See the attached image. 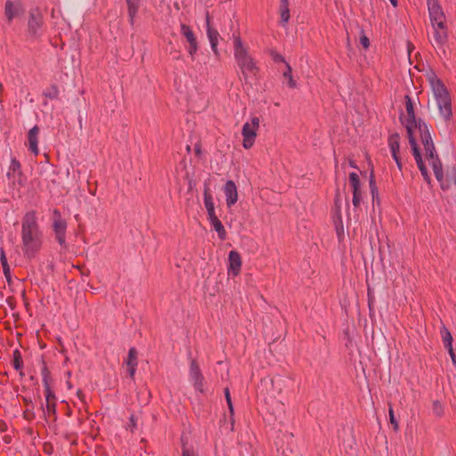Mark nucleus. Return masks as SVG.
Returning <instances> with one entry per match:
<instances>
[{
    "mask_svg": "<svg viewBox=\"0 0 456 456\" xmlns=\"http://www.w3.org/2000/svg\"><path fill=\"white\" fill-rule=\"evenodd\" d=\"M42 232L37 224L36 212L30 211L25 214L21 223V240L24 254L28 257L34 256L40 249Z\"/></svg>",
    "mask_w": 456,
    "mask_h": 456,
    "instance_id": "f257e3e1",
    "label": "nucleus"
},
{
    "mask_svg": "<svg viewBox=\"0 0 456 456\" xmlns=\"http://www.w3.org/2000/svg\"><path fill=\"white\" fill-rule=\"evenodd\" d=\"M233 48L236 63L241 71L244 80L248 82L250 77L256 75L258 68L247 48L244 47L240 37H234Z\"/></svg>",
    "mask_w": 456,
    "mask_h": 456,
    "instance_id": "f03ea898",
    "label": "nucleus"
},
{
    "mask_svg": "<svg viewBox=\"0 0 456 456\" xmlns=\"http://www.w3.org/2000/svg\"><path fill=\"white\" fill-rule=\"evenodd\" d=\"M428 81L430 83L440 114L445 120L450 119L452 112L451 97L448 90L446 89L442 80L439 79L434 73L428 76Z\"/></svg>",
    "mask_w": 456,
    "mask_h": 456,
    "instance_id": "7ed1b4c3",
    "label": "nucleus"
},
{
    "mask_svg": "<svg viewBox=\"0 0 456 456\" xmlns=\"http://www.w3.org/2000/svg\"><path fill=\"white\" fill-rule=\"evenodd\" d=\"M426 158L429 160V163L432 167V169L434 171V174L436 175V178L438 182L441 183V187L443 189H445L450 186L452 183H456V175L452 174L450 179L444 181V172H443V166L441 163V160L438 158V155L436 154V148L434 147V150H432V155L430 156L428 154V151H425Z\"/></svg>",
    "mask_w": 456,
    "mask_h": 456,
    "instance_id": "20e7f679",
    "label": "nucleus"
},
{
    "mask_svg": "<svg viewBox=\"0 0 456 456\" xmlns=\"http://www.w3.org/2000/svg\"><path fill=\"white\" fill-rule=\"evenodd\" d=\"M44 17L39 8H31L28 12V35L31 38H38L42 34Z\"/></svg>",
    "mask_w": 456,
    "mask_h": 456,
    "instance_id": "39448f33",
    "label": "nucleus"
},
{
    "mask_svg": "<svg viewBox=\"0 0 456 456\" xmlns=\"http://www.w3.org/2000/svg\"><path fill=\"white\" fill-rule=\"evenodd\" d=\"M53 230L55 235V239L60 246L63 248H66L67 222L61 217L58 209H54L53 211Z\"/></svg>",
    "mask_w": 456,
    "mask_h": 456,
    "instance_id": "423d86ee",
    "label": "nucleus"
},
{
    "mask_svg": "<svg viewBox=\"0 0 456 456\" xmlns=\"http://www.w3.org/2000/svg\"><path fill=\"white\" fill-rule=\"evenodd\" d=\"M259 126V118L253 117L251 123H245L242 127L243 147L249 149L253 146L256 137V129Z\"/></svg>",
    "mask_w": 456,
    "mask_h": 456,
    "instance_id": "0eeeda50",
    "label": "nucleus"
},
{
    "mask_svg": "<svg viewBox=\"0 0 456 456\" xmlns=\"http://www.w3.org/2000/svg\"><path fill=\"white\" fill-rule=\"evenodd\" d=\"M25 8L20 0H7L4 4V16L7 23L11 24L15 18L23 16Z\"/></svg>",
    "mask_w": 456,
    "mask_h": 456,
    "instance_id": "6e6552de",
    "label": "nucleus"
},
{
    "mask_svg": "<svg viewBox=\"0 0 456 456\" xmlns=\"http://www.w3.org/2000/svg\"><path fill=\"white\" fill-rule=\"evenodd\" d=\"M418 128L420 140L424 146L425 151H428V154L432 155V150H434V142L428 129V125L423 122L420 118L416 119V125H413V129Z\"/></svg>",
    "mask_w": 456,
    "mask_h": 456,
    "instance_id": "1a4fd4ad",
    "label": "nucleus"
},
{
    "mask_svg": "<svg viewBox=\"0 0 456 456\" xmlns=\"http://www.w3.org/2000/svg\"><path fill=\"white\" fill-rule=\"evenodd\" d=\"M206 23H207V35L210 42L211 49L213 50L216 56L219 55L217 49L219 33L216 29L213 28L210 24L209 13H206Z\"/></svg>",
    "mask_w": 456,
    "mask_h": 456,
    "instance_id": "9d476101",
    "label": "nucleus"
},
{
    "mask_svg": "<svg viewBox=\"0 0 456 456\" xmlns=\"http://www.w3.org/2000/svg\"><path fill=\"white\" fill-rule=\"evenodd\" d=\"M269 383L272 385L273 390V395L275 396L276 395H280L282 392L283 388L286 387L288 380L284 377L280 375L275 376L271 379H265L261 380L262 386H266Z\"/></svg>",
    "mask_w": 456,
    "mask_h": 456,
    "instance_id": "9b49d317",
    "label": "nucleus"
},
{
    "mask_svg": "<svg viewBox=\"0 0 456 456\" xmlns=\"http://www.w3.org/2000/svg\"><path fill=\"white\" fill-rule=\"evenodd\" d=\"M224 192L226 198L227 207L231 208L238 200V191L235 183L232 180L227 181L224 186Z\"/></svg>",
    "mask_w": 456,
    "mask_h": 456,
    "instance_id": "f8f14e48",
    "label": "nucleus"
},
{
    "mask_svg": "<svg viewBox=\"0 0 456 456\" xmlns=\"http://www.w3.org/2000/svg\"><path fill=\"white\" fill-rule=\"evenodd\" d=\"M430 21H437V20L445 19V15L438 0H427Z\"/></svg>",
    "mask_w": 456,
    "mask_h": 456,
    "instance_id": "ddd939ff",
    "label": "nucleus"
},
{
    "mask_svg": "<svg viewBox=\"0 0 456 456\" xmlns=\"http://www.w3.org/2000/svg\"><path fill=\"white\" fill-rule=\"evenodd\" d=\"M405 108L408 115L405 122V128L407 131L410 128L411 134H413V125H416V117L413 110V103L409 95H405Z\"/></svg>",
    "mask_w": 456,
    "mask_h": 456,
    "instance_id": "4468645a",
    "label": "nucleus"
},
{
    "mask_svg": "<svg viewBox=\"0 0 456 456\" xmlns=\"http://www.w3.org/2000/svg\"><path fill=\"white\" fill-rule=\"evenodd\" d=\"M241 257L240 255L235 251L232 250L229 252V273L233 276H237L241 268Z\"/></svg>",
    "mask_w": 456,
    "mask_h": 456,
    "instance_id": "2eb2a0df",
    "label": "nucleus"
},
{
    "mask_svg": "<svg viewBox=\"0 0 456 456\" xmlns=\"http://www.w3.org/2000/svg\"><path fill=\"white\" fill-rule=\"evenodd\" d=\"M204 204L208 211V219L212 220L214 218H216L217 216L215 212L213 196L210 193V189L208 184H205L204 186Z\"/></svg>",
    "mask_w": 456,
    "mask_h": 456,
    "instance_id": "dca6fc26",
    "label": "nucleus"
},
{
    "mask_svg": "<svg viewBox=\"0 0 456 456\" xmlns=\"http://www.w3.org/2000/svg\"><path fill=\"white\" fill-rule=\"evenodd\" d=\"M38 134L39 127L37 126H33L28 134V149L36 156L38 155Z\"/></svg>",
    "mask_w": 456,
    "mask_h": 456,
    "instance_id": "f3484780",
    "label": "nucleus"
},
{
    "mask_svg": "<svg viewBox=\"0 0 456 456\" xmlns=\"http://www.w3.org/2000/svg\"><path fill=\"white\" fill-rule=\"evenodd\" d=\"M408 138H409V142L411 147L412 154L416 160L417 166H418L419 169L420 170L421 168L426 167V166L423 162V159H422V157L420 154V151L418 147L416 139H415L414 135L411 134L410 128L408 129Z\"/></svg>",
    "mask_w": 456,
    "mask_h": 456,
    "instance_id": "a211bd4d",
    "label": "nucleus"
},
{
    "mask_svg": "<svg viewBox=\"0 0 456 456\" xmlns=\"http://www.w3.org/2000/svg\"><path fill=\"white\" fill-rule=\"evenodd\" d=\"M408 138H409V142L411 147L412 154L416 160L417 166H418L419 169L420 170L421 168L426 167V166L423 162V159H422V157L420 154V151L418 147L416 139H415L414 135L411 134L410 128L408 129Z\"/></svg>",
    "mask_w": 456,
    "mask_h": 456,
    "instance_id": "6ab92c4d",
    "label": "nucleus"
},
{
    "mask_svg": "<svg viewBox=\"0 0 456 456\" xmlns=\"http://www.w3.org/2000/svg\"><path fill=\"white\" fill-rule=\"evenodd\" d=\"M433 37L435 44L437 47L442 49L443 53H445L444 45L448 41V31L433 29Z\"/></svg>",
    "mask_w": 456,
    "mask_h": 456,
    "instance_id": "aec40b11",
    "label": "nucleus"
},
{
    "mask_svg": "<svg viewBox=\"0 0 456 456\" xmlns=\"http://www.w3.org/2000/svg\"><path fill=\"white\" fill-rule=\"evenodd\" d=\"M126 2L127 4L128 8L129 22L131 25H134V17L139 9L140 0H126Z\"/></svg>",
    "mask_w": 456,
    "mask_h": 456,
    "instance_id": "412c9836",
    "label": "nucleus"
},
{
    "mask_svg": "<svg viewBox=\"0 0 456 456\" xmlns=\"http://www.w3.org/2000/svg\"><path fill=\"white\" fill-rule=\"evenodd\" d=\"M400 136L397 133L391 134L388 138V145L392 153V157H395V153H399Z\"/></svg>",
    "mask_w": 456,
    "mask_h": 456,
    "instance_id": "4be33fe9",
    "label": "nucleus"
},
{
    "mask_svg": "<svg viewBox=\"0 0 456 456\" xmlns=\"http://www.w3.org/2000/svg\"><path fill=\"white\" fill-rule=\"evenodd\" d=\"M41 409L45 415L46 418L54 421L56 419V402L53 403H46L45 409L44 405H41Z\"/></svg>",
    "mask_w": 456,
    "mask_h": 456,
    "instance_id": "5701e85b",
    "label": "nucleus"
},
{
    "mask_svg": "<svg viewBox=\"0 0 456 456\" xmlns=\"http://www.w3.org/2000/svg\"><path fill=\"white\" fill-rule=\"evenodd\" d=\"M12 366L16 370H20V375L22 377L24 375L22 370L23 367V360L21 357V354L18 349H15L12 353Z\"/></svg>",
    "mask_w": 456,
    "mask_h": 456,
    "instance_id": "b1692460",
    "label": "nucleus"
},
{
    "mask_svg": "<svg viewBox=\"0 0 456 456\" xmlns=\"http://www.w3.org/2000/svg\"><path fill=\"white\" fill-rule=\"evenodd\" d=\"M280 13L281 22L287 23L289 20V0H281L280 4Z\"/></svg>",
    "mask_w": 456,
    "mask_h": 456,
    "instance_id": "393cba45",
    "label": "nucleus"
},
{
    "mask_svg": "<svg viewBox=\"0 0 456 456\" xmlns=\"http://www.w3.org/2000/svg\"><path fill=\"white\" fill-rule=\"evenodd\" d=\"M212 226L214 227L215 231L217 232L218 234V237L221 239V240H225L226 238V232H225V229L223 225V224L221 223V221L218 219V217L216 218H214L212 220H209Z\"/></svg>",
    "mask_w": 456,
    "mask_h": 456,
    "instance_id": "a878e982",
    "label": "nucleus"
},
{
    "mask_svg": "<svg viewBox=\"0 0 456 456\" xmlns=\"http://www.w3.org/2000/svg\"><path fill=\"white\" fill-rule=\"evenodd\" d=\"M26 410L24 411V418L28 420L33 419L35 418V412H34V403L31 399H28L27 397L23 398Z\"/></svg>",
    "mask_w": 456,
    "mask_h": 456,
    "instance_id": "bb28decb",
    "label": "nucleus"
},
{
    "mask_svg": "<svg viewBox=\"0 0 456 456\" xmlns=\"http://www.w3.org/2000/svg\"><path fill=\"white\" fill-rule=\"evenodd\" d=\"M181 34L186 38L189 44L197 42L192 29L186 24H181Z\"/></svg>",
    "mask_w": 456,
    "mask_h": 456,
    "instance_id": "cd10ccee",
    "label": "nucleus"
},
{
    "mask_svg": "<svg viewBox=\"0 0 456 456\" xmlns=\"http://www.w3.org/2000/svg\"><path fill=\"white\" fill-rule=\"evenodd\" d=\"M370 193L372 195L373 201L377 200V202L379 203V192H378V187L376 185V180H375L373 168L370 169Z\"/></svg>",
    "mask_w": 456,
    "mask_h": 456,
    "instance_id": "c85d7f7f",
    "label": "nucleus"
},
{
    "mask_svg": "<svg viewBox=\"0 0 456 456\" xmlns=\"http://www.w3.org/2000/svg\"><path fill=\"white\" fill-rule=\"evenodd\" d=\"M0 261H1L2 267H3V272L4 274V277H5L6 281L10 283L11 282V269L8 265L4 251L3 249L1 251Z\"/></svg>",
    "mask_w": 456,
    "mask_h": 456,
    "instance_id": "c756f323",
    "label": "nucleus"
},
{
    "mask_svg": "<svg viewBox=\"0 0 456 456\" xmlns=\"http://www.w3.org/2000/svg\"><path fill=\"white\" fill-rule=\"evenodd\" d=\"M190 376L192 380L203 378V375L200 370V366L196 360L192 359L190 366Z\"/></svg>",
    "mask_w": 456,
    "mask_h": 456,
    "instance_id": "7c9ffc66",
    "label": "nucleus"
},
{
    "mask_svg": "<svg viewBox=\"0 0 456 456\" xmlns=\"http://www.w3.org/2000/svg\"><path fill=\"white\" fill-rule=\"evenodd\" d=\"M286 67L287 69L283 72V77L288 80V86L290 88H296L297 82L293 78L291 67L288 63H286Z\"/></svg>",
    "mask_w": 456,
    "mask_h": 456,
    "instance_id": "2f4dec72",
    "label": "nucleus"
},
{
    "mask_svg": "<svg viewBox=\"0 0 456 456\" xmlns=\"http://www.w3.org/2000/svg\"><path fill=\"white\" fill-rule=\"evenodd\" d=\"M349 183L352 187L353 192L360 191V178L354 172L349 174Z\"/></svg>",
    "mask_w": 456,
    "mask_h": 456,
    "instance_id": "473e14b6",
    "label": "nucleus"
},
{
    "mask_svg": "<svg viewBox=\"0 0 456 456\" xmlns=\"http://www.w3.org/2000/svg\"><path fill=\"white\" fill-rule=\"evenodd\" d=\"M126 365H137V351L134 347H131L128 352Z\"/></svg>",
    "mask_w": 456,
    "mask_h": 456,
    "instance_id": "72a5a7b5",
    "label": "nucleus"
},
{
    "mask_svg": "<svg viewBox=\"0 0 456 456\" xmlns=\"http://www.w3.org/2000/svg\"><path fill=\"white\" fill-rule=\"evenodd\" d=\"M44 95L49 99H57L59 95V90L57 86L53 85L44 92Z\"/></svg>",
    "mask_w": 456,
    "mask_h": 456,
    "instance_id": "f704fd0d",
    "label": "nucleus"
},
{
    "mask_svg": "<svg viewBox=\"0 0 456 456\" xmlns=\"http://www.w3.org/2000/svg\"><path fill=\"white\" fill-rule=\"evenodd\" d=\"M16 172L20 174V164L16 159H12L7 176L11 177L12 173L14 174Z\"/></svg>",
    "mask_w": 456,
    "mask_h": 456,
    "instance_id": "c9c22d12",
    "label": "nucleus"
},
{
    "mask_svg": "<svg viewBox=\"0 0 456 456\" xmlns=\"http://www.w3.org/2000/svg\"><path fill=\"white\" fill-rule=\"evenodd\" d=\"M431 24L433 29L448 31L445 24V19L437 20V21H431Z\"/></svg>",
    "mask_w": 456,
    "mask_h": 456,
    "instance_id": "e433bc0d",
    "label": "nucleus"
},
{
    "mask_svg": "<svg viewBox=\"0 0 456 456\" xmlns=\"http://www.w3.org/2000/svg\"><path fill=\"white\" fill-rule=\"evenodd\" d=\"M441 336H442L444 344L447 343V342H452V334L445 326H443L441 328Z\"/></svg>",
    "mask_w": 456,
    "mask_h": 456,
    "instance_id": "4c0bfd02",
    "label": "nucleus"
},
{
    "mask_svg": "<svg viewBox=\"0 0 456 456\" xmlns=\"http://www.w3.org/2000/svg\"><path fill=\"white\" fill-rule=\"evenodd\" d=\"M45 391V401L46 403H53L56 401L54 393L51 390L50 385L44 386Z\"/></svg>",
    "mask_w": 456,
    "mask_h": 456,
    "instance_id": "58836bf2",
    "label": "nucleus"
},
{
    "mask_svg": "<svg viewBox=\"0 0 456 456\" xmlns=\"http://www.w3.org/2000/svg\"><path fill=\"white\" fill-rule=\"evenodd\" d=\"M41 374H42V377H43L44 386L50 385L49 384L50 379H51L50 371H49V370L47 369V367L45 366V363H44V367L42 369Z\"/></svg>",
    "mask_w": 456,
    "mask_h": 456,
    "instance_id": "ea45409f",
    "label": "nucleus"
},
{
    "mask_svg": "<svg viewBox=\"0 0 456 456\" xmlns=\"http://www.w3.org/2000/svg\"><path fill=\"white\" fill-rule=\"evenodd\" d=\"M335 209H336V215L338 218H341V198L339 193L338 192L335 197Z\"/></svg>",
    "mask_w": 456,
    "mask_h": 456,
    "instance_id": "a19ab883",
    "label": "nucleus"
},
{
    "mask_svg": "<svg viewBox=\"0 0 456 456\" xmlns=\"http://www.w3.org/2000/svg\"><path fill=\"white\" fill-rule=\"evenodd\" d=\"M224 395H225L226 403H227L228 407H229V411H230L231 415L232 416L233 415V405H232V398H231V395H230V391H229L228 387H226L224 389Z\"/></svg>",
    "mask_w": 456,
    "mask_h": 456,
    "instance_id": "79ce46f5",
    "label": "nucleus"
},
{
    "mask_svg": "<svg viewBox=\"0 0 456 456\" xmlns=\"http://www.w3.org/2000/svg\"><path fill=\"white\" fill-rule=\"evenodd\" d=\"M433 411L438 417H441L443 415V413H444L443 406L438 401H435L433 403Z\"/></svg>",
    "mask_w": 456,
    "mask_h": 456,
    "instance_id": "37998d69",
    "label": "nucleus"
},
{
    "mask_svg": "<svg viewBox=\"0 0 456 456\" xmlns=\"http://www.w3.org/2000/svg\"><path fill=\"white\" fill-rule=\"evenodd\" d=\"M361 200H362L361 191L353 192L352 202H353V205L354 208H358L360 206Z\"/></svg>",
    "mask_w": 456,
    "mask_h": 456,
    "instance_id": "c03bdc74",
    "label": "nucleus"
},
{
    "mask_svg": "<svg viewBox=\"0 0 456 456\" xmlns=\"http://www.w3.org/2000/svg\"><path fill=\"white\" fill-rule=\"evenodd\" d=\"M182 456H198V454L192 450L185 446L183 444Z\"/></svg>",
    "mask_w": 456,
    "mask_h": 456,
    "instance_id": "a18cd8bd",
    "label": "nucleus"
},
{
    "mask_svg": "<svg viewBox=\"0 0 456 456\" xmlns=\"http://www.w3.org/2000/svg\"><path fill=\"white\" fill-rule=\"evenodd\" d=\"M193 383H194V387L196 388V390L200 391V393H203L204 377L200 378L199 379H194Z\"/></svg>",
    "mask_w": 456,
    "mask_h": 456,
    "instance_id": "49530a36",
    "label": "nucleus"
},
{
    "mask_svg": "<svg viewBox=\"0 0 456 456\" xmlns=\"http://www.w3.org/2000/svg\"><path fill=\"white\" fill-rule=\"evenodd\" d=\"M189 45H189L188 53H189L190 56L191 57V59L193 60L194 54L198 51V42H194V43H191Z\"/></svg>",
    "mask_w": 456,
    "mask_h": 456,
    "instance_id": "de8ad7c7",
    "label": "nucleus"
},
{
    "mask_svg": "<svg viewBox=\"0 0 456 456\" xmlns=\"http://www.w3.org/2000/svg\"><path fill=\"white\" fill-rule=\"evenodd\" d=\"M389 419H390L391 424L394 427V429L397 430L398 429V422L395 418V414H394L393 409L391 407L389 408Z\"/></svg>",
    "mask_w": 456,
    "mask_h": 456,
    "instance_id": "09e8293b",
    "label": "nucleus"
},
{
    "mask_svg": "<svg viewBox=\"0 0 456 456\" xmlns=\"http://www.w3.org/2000/svg\"><path fill=\"white\" fill-rule=\"evenodd\" d=\"M360 43L365 49H368L370 46V40L366 35H364L363 31H362V35L360 37Z\"/></svg>",
    "mask_w": 456,
    "mask_h": 456,
    "instance_id": "8fccbe9b",
    "label": "nucleus"
},
{
    "mask_svg": "<svg viewBox=\"0 0 456 456\" xmlns=\"http://www.w3.org/2000/svg\"><path fill=\"white\" fill-rule=\"evenodd\" d=\"M136 420L137 418L134 414H132L130 416L128 424V428H130L131 432H134V428H136Z\"/></svg>",
    "mask_w": 456,
    "mask_h": 456,
    "instance_id": "3c124183",
    "label": "nucleus"
},
{
    "mask_svg": "<svg viewBox=\"0 0 456 456\" xmlns=\"http://www.w3.org/2000/svg\"><path fill=\"white\" fill-rule=\"evenodd\" d=\"M272 56L275 62H285L283 56L277 53H272Z\"/></svg>",
    "mask_w": 456,
    "mask_h": 456,
    "instance_id": "603ef678",
    "label": "nucleus"
},
{
    "mask_svg": "<svg viewBox=\"0 0 456 456\" xmlns=\"http://www.w3.org/2000/svg\"><path fill=\"white\" fill-rule=\"evenodd\" d=\"M419 171H420L422 176L424 177V179L427 182H429L430 178H429V175H428V171L427 167H423Z\"/></svg>",
    "mask_w": 456,
    "mask_h": 456,
    "instance_id": "864d4df0",
    "label": "nucleus"
},
{
    "mask_svg": "<svg viewBox=\"0 0 456 456\" xmlns=\"http://www.w3.org/2000/svg\"><path fill=\"white\" fill-rule=\"evenodd\" d=\"M137 365H128V373L131 379H134V373L136 371Z\"/></svg>",
    "mask_w": 456,
    "mask_h": 456,
    "instance_id": "5fc2aeb1",
    "label": "nucleus"
},
{
    "mask_svg": "<svg viewBox=\"0 0 456 456\" xmlns=\"http://www.w3.org/2000/svg\"><path fill=\"white\" fill-rule=\"evenodd\" d=\"M393 159L396 162V165H397L398 168L402 169V163H401L400 158L398 156V153H395V157H393Z\"/></svg>",
    "mask_w": 456,
    "mask_h": 456,
    "instance_id": "6e6d98bb",
    "label": "nucleus"
},
{
    "mask_svg": "<svg viewBox=\"0 0 456 456\" xmlns=\"http://www.w3.org/2000/svg\"><path fill=\"white\" fill-rule=\"evenodd\" d=\"M444 346L445 348L448 350V353L450 354L451 352H453V348H452V342H447V343H444Z\"/></svg>",
    "mask_w": 456,
    "mask_h": 456,
    "instance_id": "4d7b16f0",
    "label": "nucleus"
},
{
    "mask_svg": "<svg viewBox=\"0 0 456 456\" xmlns=\"http://www.w3.org/2000/svg\"><path fill=\"white\" fill-rule=\"evenodd\" d=\"M450 356H451V359H452V362H453L454 365H456V354L455 352H451L450 353Z\"/></svg>",
    "mask_w": 456,
    "mask_h": 456,
    "instance_id": "13d9d810",
    "label": "nucleus"
},
{
    "mask_svg": "<svg viewBox=\"0 0 456 456\" xmlns=\"http://www.w3.org/2000/svg\"><path fill=\"white\" fill-rule=\"evenodd\" d=\"M389 1L394 7H396L398 5V0H389Z\"/></svg>",
    "mask_w": 456,
    "mask_h": 456,
    "instance_id": "bf43d9fd",
    "label": "nucleus"
},
{
    "mask_svg": "<svg viewBox=\"0 0 456 456\" xmlns=\"http://www.w3.org/2000/svg\"><path fill=\"white\" fill-rule=\"evenodd\" d=\"M350 166L353 167H356L353 161L350 162Z\"/></svg>",
    "mask_w": 456,
    "mask_h": 456,
    "instance_id": "052dcab7",
    "label": "nucleus"
}]
</instances>
